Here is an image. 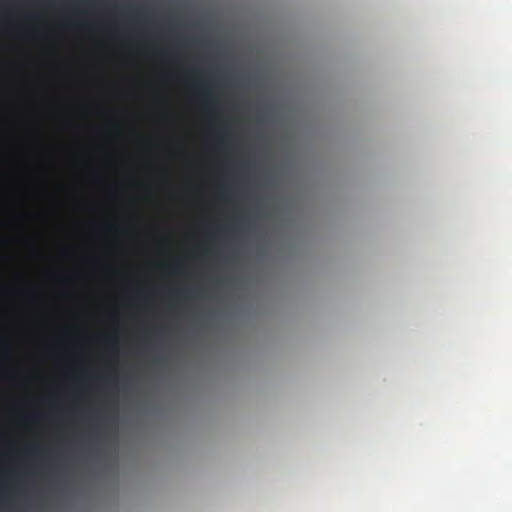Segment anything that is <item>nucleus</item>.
<instances>
[{
	"label": "nucleus",
	"mask_w": 512,
	"mask_h": 512,
	"mask_svg": "<svg viewBox=\"0 0 512 512\" xmlns=\"http://www.w3.org/2000/svg\"><path fill=\"white\" fill-rule=\"evenodd\" d=\"M198 87L204 103L207 106L212 107L215 104V90L213 85L202 82Z\"/></svg>",
	"instance_id": "nucleus-1"
},
{
	"label": "nucleus",
	"mask_w": 512,
	"mask_h": 512,
	"mask_svg": "<svg viewBox=\"0 0 512 512\" xmlns=\"http://www.w3.org/2000/svg\"><path fill=\"white\" fill-rule=\"evenodd\" d=\"M116 340V337L115 336H110L108 338V341L111 343V342H114Z\"/></svg>",
	"instance_id": "nucleus-3"
},
{
	"label": "nucleus",
	"mask_w": 512,
	"mask_h": 512,
	"mask_svg": "<svg viewBox=\"0 0 512 512\" xmlns=\"http://www.w3.org/2000/svg\"><path fill=\"white\" fill-rule=\"evenodd\" d=\"M211 251H212V249L210 247H206L205 252L210 253Z\"/></svg>",
	"instance_id": "nucleus-5"
},
{
	"label": "nucleus",
	"mask_w": 512,
	"mask_h": 512,
	"mask_svg": "<svg viewBox=\"0 0 512 512\" xmlns=\"http://www.w3.org/2000/svg\"><path fill=\"white\" fill-rule=\"evenodd\" d=\"M27 452L31 455L44 456V455L48 454L49 449H47L45 447H34V448L28 449Z\"/></svg>",
	"instance_id": "nucleus-2"
},
{
	"label": "nucleus",
	"mask_w": 512,
	"mask_h": 512,
	"mask_svg": "<svg viewBox=\"0 0 512 512\" xmlns=\"http://www.w3.org/2000/svg\"><path fill=\"white\" fill-rule=\"evenodd\" d=\"M52 401H53V399H52V398H47V399H45V402H46V403H49V404H50V403H52Z\"/></svg>",
	"instance_id": "nucleus-4"
}]
</instances>
